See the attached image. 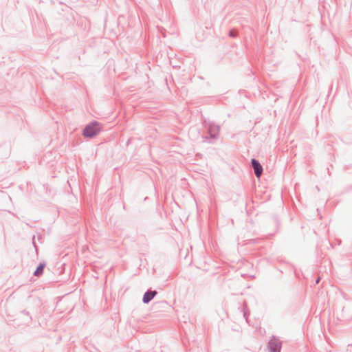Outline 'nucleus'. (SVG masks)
Listing matches in <instances>:
<instances>
[{
    "label": "nucleus",
    "instance_id": "obj_1",
    "mask_svg": "<svg viewBox=\"0 0 352 352\" xmlns=\"http://www.w3.org/2000/svg\"><path fill=\"white\" fill-rule=\"evenodd\" d=\"M100 131V126L94 123L90 125H88L85 127L83 135L85 137L91 138L96 135H97Z\"/></svg>",
    "mask_w": 352,
    "mask_h": 352
},
{
    "label": "nucleus",
    "instance_id": "obj_2",
    "mask_svg": "<svg viewBox=\"0 0 352 352\" xmlns=\"http://www.w3.org/2000/svg\"><path fill=\"white\" fill-rule=\"evenodd\" d=\"M280 342L276 338H272L269 342V349L270 352H280Z\"/></svg>",
    "mask_w": 352,
    "mask_h": 352
},
{
    "label": "nucleus",
    "instance_id": "obj_3",
    "mask_svg": "<svg viewBox=\"0 0 352 352\" xmlns=\"http://www.w3.org/2000/svg\"><path fill=\"white\" fill-rule=\"evenodd\" d=\"M252 166L254 168V173L257 177H260L262 174L263 168L261 165L256 160H252Z\"/></svg>",
    "mask_w": 352,
    "mask_h": 352
},
{
    "label": "nucleus",
    "instance_id": "obj_4",
    "mask_svg": "<svg viewBox=\"0 0 352 352\" xmlns=\"http://www.w3.org/2000/svg\"><path fill=\"white\" fill-rule=\"evenodd\" d=\"M157 294L155 291H151L146 292L143 297V302L144 303H148L151 300H152L155 296Z\"/></svg>",
    "mask_w": 352,
    "mask_h": 352
},
{
    "label": "nucleus",
    "instance_id": "obj_5",
    "mask_svg": "<svg viewBox=\"0 0 352 352\" xmlns=\"http://www.w3.org/2000/svg\"><path fill=\"white\" fill-rule=\"evenodd\" d=\"M45 264H41L38 266L37 269L34 272V274L36 276H39L43 274Z\"/></svg>",
    "mask_w": 352,
    "mask_h": 352
}]
</instances>
